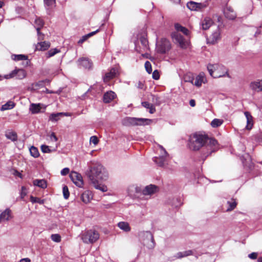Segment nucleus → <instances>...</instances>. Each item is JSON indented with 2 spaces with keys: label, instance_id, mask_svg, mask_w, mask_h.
Returning a JSON list of instances; mask_svg holds the SVG:
<instances>
[{
  "label": "nucleus",
  "instance_id": "53",
  "mask_svg": "<svg viewBox=\"0 0 262 262\" xmlns=\"http://www.w3.org/2000/svg\"><path fill=\"white\" fill-rule=\"evenodd\" d=\"M70 172V169L69 168H64L61 171V174L62 176H66Z\"/></svg>",
  "mask_w": 262,
  "mask_h": 262
},
{
  "label": "nucleus",
  "instance_id": "60",
  "mask_svg": "<svg viewBox=\"0 0 262 262\" xmlns=\"http://www.w3.org/2000/svg\"><path fill=\"white\" fill-rule=\"evenodd\" d=\"M159 147L161 148V149L162 150V151L163 152V155L167 156L168 154H167V151H166V150L163 148V147L161 145H160Z\"/></svg>",
  "mask_w": 262,
  "mask_h": 262
},
{
  "label": "nucleus",
  "instance_id": "6",
  "mask_svg": "<svg viewBox=\"0 0 262 262\" xmlns=\"http://www.w3.org/2000/svg\"><path fill=\"white\" fill-rule=\"evenodd\" d=\"M99 238V234L96 231L90 230L85 231L81 235V239L84 243L93 244Z\"/></svg>",
  "mask_w": 262,
  "mask_h": 262
},
{
  "label": "nucleus",
  "instance_id": "30",
  "mask_svg": "<svg viewBox=\"0 0 262 262\" xmlns=\"http://www.w3.org/2000/svg\"><path fill=\"white\" fill-rule=\"evenodd\" d=\"M71 180H83L81 175L75 171H72L69 174Z\"/></svg>",
  "mask_w": 262,
  "mask_h": 262
},
{
  "label": "nucleus",
  "instance_id": "47",
  "mask_svg": "<svg viewBox=\"0 0 262 262\" xmlns=\"http://www.w3.org/2000/svg\"><path fill=\"white\" fill-rule=\"evenodd\" d=\"M59 52V51L56 49H51L50 51H49L47 53V57L48 58L51 57L54 55H55L56 53Z\"/></svg>",
  "mask_w": 262,
  "mask_h": 262
},
{
  "label": "nucleus",
  "instance_id": "27",
  "mask_svg": "<svg viewBox=\"0 0 262 262\" xmlns=\"http://www.w3.org/2000/svg\"><path fill=\"white\" fill-rule=\"evenodd\" d=\"M5 136L8 139L12 141H15L17 139V134L15 132L8 130L6 132Z\"/></svg>",
  "mask_w": 262,
  "mask_h": 262
},
{
  "label": "nucleus",
  "instance_id": "11",
  "mask_svg": "<svg viewBox=\"0 0 262 262\" xmlns=\"http://www.w3.org/2000/svg\"><path fill=\"white\" fill-rule=\"evenodd\" d=\"M221 39V32L217 28L209 37L207 38L208 44H215Z\"/></svg>",
  "mask_w": 262,
  "mask_h": 262
},
{
  "label": "nucleus",
  "instance_id": "42",
  "mask_svg": "<svg viewBox=\"0 0 262 262\" xmlns=\"http://www.w3.org/2000/svg\"><path fill=\"white\" fill-rule=\"evenodd\" d=\"M140 41L144 49H148V42L147 39L144 36H142L140 38Z\"/></svg>",
  "mask_w": 262,
  "mask_h": 262
},
{
  "label": "nucleus",
  "instance_id": "35",
  "mask_svg": "<svg viewBox=\"0 0 262 262\" xmlns=\"http://www.w3.org/2000/svg\"><path fill=\"white\" fill-rule=\"evenodd\" d=\"M227 204L228 207L226 211L229 212L233 210L236 206L237 203L235 200L232 199L231 201H228Z\"/></svg>",
  "mask_w": 262,
  "mask_h": 262
},
{
  "label": "nucleus",
  "instance_id": "41",
  "mask_svg": "<svg viewBox=\"0 0 262 262\" xmlns=\"http://www.w3.org/2000/svg\"><path fill=\"white\" fill-rule=\"evenodd\" d=\"M14 106V103L12 102H9L6 103L5 104L3 105L2 106L1 110H10L12 108H13Z\"/></svg>",
  "mask_w": 262,
  "mask_h": 262
},
{
  "label": "nucleus",
  "instance_id": "8",
  "mask_svg": "<svg viewBox=\"0 0 262 262\" xmlns=\"http://www.w3.org/2000/svg\"><path fill=\"white\" fill-rule=\"evenodd\" d=\"M170 49V43L166 38H162L157 46V50L158 53L165 54Z\"/></svg>",
  "mask_w": 262,
  "mask_h": 262
},
{
  "label": "nucleus",
  "instance_id": "19",
  "mask_svg": "<svg viewBox=\"0 0 262 262\" xmlns=\"http://www.w3.org/2000/svg\"><path fill=\"white\" fill-rule=\"evenodd\" d=\"M224 15L225 17L229 19L233 20L236 17V13L230 7H227L224 10Z\"/></svg>",
  "mask_w": 262,
  "mask_h": 262
},
{
  "label": "nucleus",
  "instance_id": "2",
  "mask_svg": "<svg viewBox=\"0 0 262 262\" xmlns=\"http://www.w3.org/2000/svg\"><path fill=\"white\" fill-rule=\"evenodd\" d=\"M88 166L85 174L90 180H105L107 179L108 172L98 162L91 161L88 163Z\"/></svg>",
  "mask_w": 262,
  "mask_h": 262
},
{
  "label": "nucleus",
  "instance_id": "14",
  "mask_svg": "<svg viewBox=\"0 0 262 262\" xmlns=\"http://www.w3.org/2000/svg\"><path fill=\"white\" fill-rule=\"evenodd\" d=\"M250 88L256 92H259L262 91V79L257 80L251 82L250 84Z\"/></svg>",
  "mask_w": 262,
  "mask_h": 262
},
{
  "label": "nucleus",
  "instance_id": "43",
  "mask_svg": "<svg viewBox=\"0 0 262 262\" xmlns=\"http://www.w3.org/2000/svg\"><path fill=\"white\" fill-rule=\"evenodd\" d=\"M62 193L65 199H68L70 195L69 189L67 186H64L62 188Z\"/></svg>",
  "mask_w": 262,
  "mask_h": 262
},
{
  "label": "nucleus",
  "instance_id": "58",
  "mask_svg": "<svg viewBox=\"0 0 262 262\" xmlns=\"http://www.w3.org/2000/svg\"><path fill=\"white\" fill-rule=\"evenodd\" d=\"M137 87L138 89H144V84H143V83L142 81H138V82L137 83Z\"/></svg>",
  "mask_w": 262,
  "mask_h": 262
},
{
  "label": "nucleus",
  "instance_id": "4",
  "mask_svg": "<svg viewBox=\"0 0 262 262\" xmlns=\"http://www.w3.org/2000/svg\"><path fill=\"white\" fill-rule=\"evenodd\" d=\"M160 190L159 187L154 184H149L142 188H137L136 192L140 193L141 194L151 198L152 195L158 193Z\"/></svg>",
  "mask_w": 262,
  "mask_h": 262
},
{
  "label": "nucleus",
  "instance_id": "16",
  "mask_svg": "<svg viewBox=\"0 0 262 262\" xmlns=\"http://www.w3.org/2000/svg\"><path fill=\"white\" fill-rule=\"evenodd\" d=\"M205 77L204 74H200L195 79L193 78L191 81V83L194 84L195 86L199 87L202 85L203 82H204Z\"/></svg>",
  "mask_w": 262,
  "mask_h": 262
},
{
  "label": "nucleus",
  "instance_id": "9",
  "mask_svg": "<svg viewBox=\"0 0 262 262\" xmlns=\"http://www.w3.org/2000/svg\"><path fill=\"white\" fill-rule=\"evenodd\" d=\"M143 236L144 237V245L149 249H153L155 246V243L154 239V236L149 231H146L143 233Z\"/></svg>",
  "mask_w": 262,
  "mask_h": 262
},
{
  "label": "nucleus",
  "instance_id": "22",
  "mask_svg": "<svg viewBox=\"0 0 262 262\" xmlns=\"http://www.w3.org/2000/svg\"><path fill=\"white\" fill-rule=\"evenodd\" d=\"M212 24V20L209 17L205 18L201 22L202 29L204 30L208 29Z\"/></svg>",
  "mask_w": 262,
  "mask_h": 262
},
{
  "label": "nucleus",
  "instance_id": "3",
  "mask_svg": "<svg viewBox=\"0 0 262 262\" xmlns=\"http://www.w3.org/2000/svg\"><path fill=\"white\" fill-rule=\"evenodd\" d=\"M207 70L210 75L213 78H220L225 76H227L229 77L228 70L223 65L219 64H210L207 66Z\"/></svg>",
  "mask_w": 262,
  "mask_h": 262
},
{
  "label": "nucleus",
  "instance_id": "51",
  "mask_svg": "<svg viewBox=\"0 0 262 262\" xmlns=\"http://www.w3.org/2000/svg\"><path fill=\"white\" fill-rule=\"evenodd\" d=\"M152 78L155 80H158L160 78V74L158 70H155L152 73Z\"/></svg>",
  "mask_w": 262,
  "mask_h": 262
},
{
  "label": "nucleus",
  "instance_id": "26",
  "mask_svg": "<svg viewBox=\"0 0 262 262\" xmlns=\"http://www.w3.org/2000/svg\"><path fill=\"white\" fill-rule=\"evenodd\" d=\"M118 227L124 232H128L131 230L129 224L125 222H120L118 223Z\"/></svg>",
  "mask_w": 262,
  "mask_h": 262
},
{
  "label": "nucleus",
  "instance_id": "5",
  "mask_svg": "<svg viewBox=\"0 0 262 262\" xmlns=\"http://www.w3.org/2000/svg\"><path fill=\"white\" fill-rule=\"evenodd\" d=\"M151 121L152 120L149 119L126 117L123 120L122 123L125 126L142 125L149 124Z\"/></svg>",
  "mask_w": 262,
  "mask_h": 262
},
{
  "label": "nucleus",
  "instance_id": "10",
  "mask_svg": "<svg viewBox=\"0 0 262 262\" xmlns=\"http://www.w3.org/2000/svg\"><path fill=\"white\" fill-rule=\"evenodd\" d=\"M14 76H16L17 78L19 79H24L26 76V71L22 69H17L13 70L11 73L9 74L5 75V77L6 79L11 78Z\"/></svg>",
  "mask_w": 262,
  "mask_h": 262
},
{
  "label": "nucleus",
  "instance_id": "13",
  "mask_svg": "<svg viewBox=\"0 0 262 262\" xmlns=\"http://www.w3.org/2000/svg\"><path fill=\"white\" fill-rule=\"evenodd\" d=\"M173 39L176 42L179 43L182 48H186L187 47V42L184 38L183 36L180 34L177 33L173 36Z\"/></svg>",
  "mask_w": 262,
  "mask_h": 262
},
{
  "label": "nucleus",
  "instance_id": "29",
  "mask_svg": "<svg viewBox=\"0 0 262 262\" xmlns=\"http://www.w3.org/2000/svg\"><path fill=\"white\" fill-rule=\"evenodd\" d=\"M68 116L67 114L63 113H52L50 115L49 120L52 122H55L59 119V117L62 115Z\"/></svg>",
  "mask_w": 262,
  "mask_h": 262
},
{
  "label": "nucleus",
  "instance_id": "38",
  "mask_svg": "<svg viewBox=\"0 0 262 262\" xmlns=\"http://www.w3.org/2000/svg\"><path fill=\"white\" fill-rule=\"evenodd\" d=\"M12 58L14 60H25L28 59V56L25 55H12Z\"/></svg>",
  "mask_w": 262,
  "mask_h": 262
},
{
  "label": "nucleus",
  "instance_id": "57",
  "mask_svg": "<svg viewBox=\"0 0 262 262\" xmlns=\"http://www.w3.org/2000/svg\"><path fill=\"white\" fill-rule=\"evenodd\" d=\"M75 184L79 187H82L83 185V181H73Z\"/></svg>",
  "mask_w": 262,
  "mask_h": 262
},
{
  "label": "nucleus",
  "instance_id": "40",
  "mask_svg": "<svg viewBox=\"0 0 262 262\" xmlns=\"http://www.w3.org/2000/svg\"><path fill=\"white\" fill-rule=\"evenodd\" d=\"M223 121L222 120L214 119L212 121L211 125L213 127H217L220 126L223 123Z\"/></svg>",
  "mask_w": 262,
  "mask_h": 262
},
{
  "label": "nucleus",
  "instance_id": "33",
  "mask_svg": "<svg viewBox=\"0 0 262 262\" xmlns=\"http://www.w3.org/2000/svg\"><path fill=\"white\" fill-rule=\"evenodd\" d=\"M246 119H247V128L249 129L252 128V124L251 122H252V117L250 113L248 112H245L244 113Z\"/></svg>",
  "mask_w": 262,
  "mask_h": 262
},
{
  "label": "nucleus",
  "instance_id": "32",
  "mask_svg": "<svg viewBox=\"0 0 262 262\" xmlns=\"http://www.w3.org/2000/svg\"><path fill=\"white\" fill-rule=\"evenodd\" d=\"M192 254V252L190 250L185 251L183 252H179L176 254L174 257L176 258H182L184 257L190 255Z\"/></svg>",
  "mask_w": 262,
  "mask_h": 262
},
{
  "label": "nucleus",
  "instance_id": "50",
  "mask_svg": "<svg viewBox=\"0 0 262 262\" xmlns=\"http://www.w3.org/2000/svg\"><path fill=\"white\" fill-rule=\"evenodd\" d=\"M44 81H39L37 82L34 83L32 85L33 88L38 89L43 86Z\"/></svg>",
  "mask_w": 262,
  "mask_h": 262
},
{
  "label": "nucleus",
  "instance_id": "37",
  "mask_svg": "<svg viewBox=\"0 0 262 262\" xmlns=\"http://www.w3.org/2000/svg\"><path fill=\"white\" fill-rule=\"evenodd\" d=\"M29 150L30 152V154L32 157L34 158H37L39 157V153L38 149L36 147L32 146L30 148Z\"/></svg>",
  "mask_w": 262,
  "mask_h": 262
},
{
  "label": "nucleus",
  "instance_id": "64",
  "mask_svg": "<svg viewBox=\"0 0 262 262\" xmlns=\"http://www.w3.org/2000/svg\"><path fill=\"white\" fill-rule=\"evenodd\" d=\"M16 172L17 173V174L18 176V177L20 178H22L21 177V174L19 172H17V171H16Z\"/></svg>",
  "mask_w": 262,
  "mask_h": 262
},
{
  "label": "nucleus",
  "instance_id": "61",
  "mask_svg": "<svg viewBox=\"0 0 262 262\" xmlns=\"http://www.w3.org/2000/svg\"><path fill=\"white\" fill-rule=\"evenodd\" d=\"M30 199H31V202L33 203L38 202V200H39L38 198H34L32 196H31Z\"/></svg>",
  "mask_w": 262,
  "mask_h": 262
},
{
  "label": "nucleus",
  "instance_id": "63",
  "mask_svg": "<svg viewBox=\"0 0 262 262\" xmlns=\"http://www.w3.org/2000/svg\"><path fill=\"white\" fill-rule=\"evenodd\" d=\"M104 208H109L111 207V204H106V205H103Z\"/></svg>",
  "mask_w": 262,
  "mask_h": 262
},
{
  "label": "nucleus",
  "instance_id": "24",
  "mask_svg": "<svg viewBox=\"0 0 262 262\" xmlns=\"http://www.w3.org/2000/svg\"><path fill=\"white\" fill-rule=\"evenodd\" d=\"M81 200L84 203H88L92 199L93 195L91 191H85L81 195Z\"/></svg>",
  "mask_w": 262,
  "mask_h": 262
},
{
  "label": "nucleus",
  "instance_id": "7",
  "mask_svg": "<svg viewBox=\"0 0 262 262\" xmlns=\"http://www.w3.org/2000/svg\"><path fill=\"white\" fill-rule=\"evenodd\" d=\"M209 5L207 1L203 3H196L193 1H190L187 3V7L191 11H202Z\"/></svg>",
  "mask_w": 262,
  "mask_h": 262
},
{
  "label": "nucleus",
  "instance_id": "45",
  "mask_svg": "<svg viewBox=\"0 0 262 262\" xmlns=\"http://www.w3.org/2000/svg\"><path fill=\"white\" fill-rule=\"evenodd\" d=\"M152 97V101L154 103H155L157 105H160L161 103L160 99L159 97L155 95H151Z\"/></svg>",
  "mask_w": 262,
  "mask_h": 262
},
{
  "label": "nucleus",
  "instance_id": "34",
  "mask_svg": "<svg viewBox=\"0 0 262 262\" xmlns=\"http://www.w3.org/2000/svg\"><path fill=\"white\" fill-rule=\"evenodd\" d=\"M98 32H99V30H97L95 31L92 32L86 35H85L82 37V38L78 41V43L79 44L82 43L84 41L86 40L89 37L92 36L93 35H95L96 33H97Z\"/></svg>",
  "mask_w": 262,
  "mask_h": 262
},
{
  "label": "nucleus",
  "instance_id": "62",
  "mask_svg": "<svg viewBox=\"0 0 262 262\" xmlns=\"http://www.w3.org/2000/svg\"><path fill=\"white\" fill-rule=\"evenodd\" d=\"M30 260L28 258L22 259L20 260V262H30Z\"/></svg>",
  "mask_w": 262,
  "mask_h": 262
},
{
  "label": "nucleus",
  "instance_id": "44",
  "mask_svg": "<svg viewBox=\"0 0 262 262\" xmlns=\"http://www.w3.org/2000/svg\"><path fill=\"white\" fill-rule=\"evenodd\" d=\"M51 239L56 243H59L61 241V236L58 234H53L51 236Z\"/></svg>",
  "mask_w": 262,
  "mask_h": 262
},
{
  "label": "nucleus",
  "instance_id": "59",
  "mask_svg": "<svg viewBox=\"0 0 262 262\" xmlns=\"http://www.w3.org/2000/svg\"><path fill=\"white\" fill-rule=\"evenodd\" d=\"M189 104L191 106L194 107L195 105V101L194 99H191L189 101Z\"/></svg>",
  "mask_w": 262,
  "mask_h": 262
},
{
  "label": "nucleus",
  "instance_id": "1",
  "mask_svg": "<svg viewBox=\"0 0 262 262\" xmlns=\"http://www.w3.org/2000/svg\"><path fill=\"white\" fill-rule=\"evenodd\" d=\"M217 141L214 139L209 138L207 135L195 133L190 136L188 147L192 150H199L202 147H205L207 155L214 152L216 149Z\"/></svg>",
  "mask_w": 262,
  "mask_h": 262
},
{
  "label": "nucleus",
  "instance_id": "28",
  "mask_svg": "<svg viewBox=\"0 0 262 262\" xmlns=\"http://www.w3.org/2000/svg\"><path fill=\"white\" fill-rule=\"evenodd\" d=\"M41 108L40 104L32 103L30 106L29 110L32 114H37L40 112Z\"/></svg>",
  "mask_w": 262,
  "mask_h": 262
},
{
  "label": "nucleus",
  "instance_id": "39",
  "mask_svg": "<svg viewBox=\"0 0 262 262\" xmlns=\"http://www.w3.org/2000/svg\"><path fill=\"white\" fill-rule=\"evenodd\" d=\"M33 185L41 188H45L47 186L46 181H33Z\"/></svg>",
  "mask_w": 262,
  "mask_h": 262
},
{
  "label": "nucleus",
  "instance_id": "46",
  "mask_svg": "<svg viewBox=\"0 0 262 262\" xmlns=\"http://www.w3.org/2000/svg\"><path fill=\"white\" fill-rule=\"evenodd\" d=\"M41 150L43 153H50L52 151L49 146L46 145H42L41 146Z\"/></svg>",
  "mask_w": 262,
  "mask_h": 262
},
{
  "label": "nucleus",
  "instance_id": "48",
  "mask_svg": "<svg viewBox=\"0 0 262 262\" xmlns=\"http://www.w3.org/2000/svg\"><path fill=\"white\" fill-rule=\"evenodd\" d=\"M145 68L147 72L149 74L152 72L151 65L149 61H146L145 63Z\"/></svg>",
  "mask_w": 262,
  "mask_h": 262
},
{
  "label": "nucleus",
  "instance_id": "36",
  "mask_svg": "<svg viewBox=\"0 0 262 262\" xmlns=\"http://www.w3.org/2000/svg\"><path fill=\"white\" fill-rule=\"evenodd\" d=\"M174 27H175V29L178 31L182 32L183 33H184L185 35H187L188 34V32H189L187 28L181 26L179 24H175Z\"/></svg>",
  "mask_w": 262,
  "mask_h": 262
},
{
  "label": "nucleus",
  "instance_id": "21",
  "mask_svg": "<svg viewBox=\"0 0 262 262\" xmlns=\"http://www.w3.org/2000/svg\"><path fill=\"white\" fill-rule=\"evenodd\" d=\"M167 156L162 155L159 157H155L154 161L160 167H164L166 164V157Z\"/></svg>",
  "mask_w": 262,
  "mask_h": 262
},
{
  "label": "nucleus",
  "instance_id": "12",
  "mask_svg": "<svg viewBox=\"0 0 262 262\" xmlns=\"http://www.w3.org/2000/svg\"><path fill=\"white\" fill-rule=\"evenodd\" d=\"M91 185L95 189L102 192H106L108 190L107 187L102 181H91Z\"/></svg>",
  "mask_w": 262,
  "mask_h": 262
},
{
  "label": "nucleus",
  "instance_id": "25",
  "mask_svg": "<svg viewBox=\"0 0 262 262\" xmlns=\"http://www.w3.org/2000/svg\"><path fill=\"white\" fill-rule=\"evenodd\" d=\"M50 43L49 42L43 41L40 42L36 46V49L39 51H45L50 47Z\"/></svg>",
  "mask_w": 262,
  "mask_h": 262
},
{
  "label": "nucleus",
  "instance_id": "55",
  "mask_svg": "<svg viewBox=\"0 0 262 262\" xmlns=\"http://www.w3.org/2000/svg\"><path fill=\"white\" fill-rule=\"evenodd\" d=\"M27 194L26 187L23 186L21 187V197L23 198Z\"/></svg>",
  "mask_w": 262,
  "mask_h": 262
},
{
  "label": "nucleus",
  "instance_id": "15",
  "mask_svg": "<svg viewBox=\"0 0 262 262\" xmlns=\"http://www.w3.org/2000/svg\"><path fill=\"white\" fill-rule=\"evenodd\" d=\"M11 211L9 209H6L0 214V223L2 221H7L12 219Z\"/></svg>",
  "mask_w": 262,
  "mask_h": 262
},
{
  "label": "nucleus",
  "instance_id": "20",
  "mask_svg": "<svg viewBox=\"0 0 262 262\" xmlns=\"http://www.w3.org/2000/svg\"><path fill=\"white\" fill-rule=\"evenodd\" d=\"M79 64L84 68L90 69L92 67V61L87 58H82L78 60Z\"/></svg>",
  "mask_w": 262,
  "mask_h": 262
},
{
  "label": "nucleus",
  "instance_id": "52",
  "mask_svg": "<svg viewBox=\"0 0 262 262\" xmlns=\"http://www.w3.org/2000/svg\"><path fill=\"white\" fill-rule=\"evenodd\" d=\"M90 142H92L94 144L96 145L98 143V139L96 136H92L90 138Z\"/></svg>",
  "mask_w": 262,
  "mask_h": 262
},
{
  "label": "nucleus",
  "instance_id": "17",
  "mask_svg": "<svg viewBox=\"0 0 262 262\" xmlns=\"http://www.w3.org/2000/svg\"><path fill=\"white\" fill-rule=\"evenodd\" d=\"M117 74H118V70L116 68H113L111 69V70L110 71V72H108L105 74V75L104 77V81L105 82H107L110 79H111L113 78L114 77H115V76H116Z\"/></svg>",
  "mask_w": 262,
  "mask_h": 262
},
{
  "label": "nucleus",
  "instance_id": "54",
  "mask_svg": "<svg viewBox=\"0 0 262 262\" xmlns=\"http://www.w3.org/2000/svg\"><path fill=\"white\" fill-rule=\"evenodd\" d=\"M50 138L51 141H54L55 142L58 140V138L56 136L55 134L54 133H52V134L50 136Z\"/></svg>",
  "mask_w": 262,
  "mask_h": 262
},
{
  "label": "nucleus",
  "instance_id": "49",
  "mask_svg": "<svg viewBox=\"0 0 262 262\" xmlns=\"http://www.w3.org/2000/svg\"><path fill=\"white\" fill-rule=\"evenodd\" d=\"M46 7H51L55 4V0H44Z\"/></svg>",
  "mask_w": 262,
  "mask_h": 262
},
{
  "label": "nucleus",
  "instance_id": "56",
  "mask_svg": "<svg viewBox=\"0 0 262 262\" xmlns=\"http://www.w3.org/2000/svg\"><path fill=\"white\" fill-rule=\"evenodd\" d=\"M257 254L255 252H253L249 255V257L252 259H255L257 258Z\"/></svg>",
  "mask_w": 262,
  "mask_h": 262
},
{
  "label": "nucleus",
  "instance_id": "31",
  "mask_svg": "<svg viewBox=\"0 0 262 262\" xmlns=\"http://www.w3.org/2000/svg\"><path fill=\"white\" fill-rule=\"evenodd\" d=\"M142 105L147 108L149 109V112L150 114H154L156 112L155 107H154V105L152 104H151L148 102L145 101L142 102Z\"/></svg>",
  "mask_w": 262,
  "mask_h": 262
},
{
  "label": "nucleus",
  "instance_id": "18",
  "mask_svg": "<svg viewBox=\"0 0 262 262\" xmlns=\"http://www.w3.org/2000/svg\"><path fill=\"white\" fill-rule=\"evenodd\" d=\"M35 24L37 26L36 30L38 36V39H42V38H41V36H43V35L40 32V30L41 28L43 27L44 23L41 18H37L35 20Z\"/></svg>",
  "mask_w": 262,
  "mask_h": 262
},
{
  "label": "nucleus",
  "instance_id": "23",
  "mask_svg": "<svg viewBox=\"0 0 262 262\" xmlns=\"http://www.w3.org/2000/svg\"><path fill=\"white\" fill-rule=\"evenodd\" d=\"M116 94L113 91L106 92L103 95V101L105 103H109L115 97Z\"/></svg>",
  "mask_w": 262,
  "mask_h": 262
}]
</instances>
